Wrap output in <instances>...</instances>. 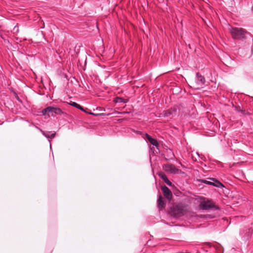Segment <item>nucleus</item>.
<instances>
[{
	"label": "nucleus",
	"instance_id": "nucleus-6",
	"mask_svg": "<svg viewBox=\"0 0 253 253\" xmlns=\"http://www.w3.org/2000/svg\"><path fill=\"white\" fill-rule=\"evenodd\" d=\"M162 190L164 193V196L167 199L170 200L172 198V193L169 188L166 186H163L162 187Z\"/></svg>",
	"mask_w": 253,
	"mask_h": 253
},
{
	"label": "nucleus",
	"instance_id": "nucleus-11",
	"mask_svg": "<svg viewBox=\"0 0 253 253\" xmlns=\"http://www.w3.org/2000/svg\"><path fill=\"white\" fill-rule=\"evenodd\" d=\"M69 105L73 106L76 108L79 109V110H81L82 111L84 112H86V111L83 108L82 106H81L80 105L78 104V103L75 102H70L69 103H67Z\"/></svg>",
	"mask_w": 253,
	"mask_h": 253
},
{
	"label": "nucleus",
	"instance_id": "nucleus-1",
	"mask_svg": "<svg viewBox=\"0 0 253 253\" xmlns=\"http://www.w3.org/2000/svg\"><path fill=\"white\" fill-rule=\"evenodd\" d=\"M229 31L232 38L235 40L244 39L247 33L246 31L241 28H231Z\"/></svg>",
	"mask_w": 253,
	"mask_h": 253
},
{
	"label": "nucleus",
	"instance_id": "nucleus-12",
	"mask_svg": "<svg viewBox=\"0 0 253 253\" xmlns=\"http://www.w3.org/2000/svg\"><path fill=\"white\" fill-rule=\"evenodd\" d=\"M42 134L45 136L46 137L52 139L55 136V132H52L50 131H48L47 132H45L44 131H42Z\"/></svg>",
	"mask_w": 253,
	"mask_h": 253
},
{
	"label": "nucleus",
	"instance_id": "nucleus-9",
	"mask_svg": "<svg viewBox=\"0 0 253 253\" xmlns=\"http://www.w3.org/2000/svg\"><path fill=\"white\" fill-rule=\"evenodd\" d=\"M159 176L161 177L164 182L169 186H171L172 183L169 180L166 175L163 172H159Z\"/></svg>",
	"mask_w": 253,
	"mask_h": 253
},
{
	"label": "nucleus",
	"instance_id": "nucleus-17",
	"mask_svg": "<svg viewBox=\"0 0 253 253\" xmlns=\"http://www.w3.org/2000/svg\"><path fill=\"white\" fill-rule=\"evenodd\" d=\"M171 114V110H167L165 112L164 115L165 117H168Z\"/></svg>",
	"mask_w": 253,
	"mask_h": 253
},
{
	"label": "nucleus",
	"instance_id": "nucleus-16",
	"mask_svg": "<svg viewBox=\"0 0 253 253\" xmlns=\"http://www.w3.org/2000/svg\"><path fill=\"white\" fill-rule=\"evenodd\" d=\"M85 113H87V114L93 115L94 116H96H96H104V114H103V113L95 114V113H92V112H87V111Z\"/></svg>",
	"mask_w": 253,
	"mask_h": 253
},
{
	"label": "nucleus",
	"instance_id": "nucleus-2",
	"mask_svg": "<svg viewBox=\"0 0 253 253\" xmlns=\"http://www.w3.org/2000/svg\"><path fill=\"white\" fill-rule=\"evenodd\" d=\"M199 207L203 210H207L211 209H218V207H216L213 202L211 200L207 201L203 200L201 201L199 204Z\"/></svg>",
	"mask_w": 253,
	"mask_h": 253
},
{
	"label": "nucleus",
	"instance_id": "nucleus-8",
	"mask_svg": "<svg viewBox=\"0 0 253 253\" xmlns=\"http://www.w3.org/2000/svg\"><path fill=\"white\" fill-rule=\"evenodd\" d=\"M145 137L147 139V140L149 141V142L151 144H152L153 146H155L157 147L158 146L159 144L156 139L153 138L150 135H149L147 133L145 134Z\"/></svg>",
	"mask_w": 253,
	"mask_h": 253
},
{
	"label": "nucleus",
	"instance_id": "nucleus-15",
	"mask_svg": "<svg viewBox=\"0 0 253 253\" xmlns=\"http://www.w3.org/2000/svg\"><path fill=\"white\" fill-rule=\"evenodd\" d=\"M41 113L43 116H45L46 115H47L48 117H49L50 115L49 113V107H47L43 109Z\"/></svg>",
	"mask_w": 253,
	"mask_h": 253
},
{
	"label": "nucleus",
	"instance_id": "nucleus-10",
	"mask_svg": "<svg viewBox=\"0 0 253 253\" xmlns=\"http://www.w3.org/2000/svg\"><path fill=\"white\" fill-rule=\"evenodd\" d=\"M158 203V207L160 210L164 208L165 205V203L164 200V198L162 196V195H159V198L157 201Z\"/></svg>",
	"mask_w": 253,
	"mask_h": 253
},
{
	"label": "nucleus",
	"instance_id": "nucleus-7",
	"mask_svg": "<svg viewBox=\"0 0 253 253\" xmlns=\"http://www.w3.org/2000/svg\"><path fill=\"white\" fill-rule=\"evenodd\" d=\"M196 82L198 85H203L205 82L204 77L197 73Z\"/></svg>",
	"mask_w": 253,
	"mask_h": 253
},
{
	"label": "nucleus",
	"instance_id": "nucleus-4",
	"mask_svg": "<svg viewBox=\"0 0 253 253\" xmlns=\"http://www.w3.org/2000/svg\"><path fill=\"white\" fill-rule=\"evenodd\" d=\"M49 113L52 116L54 115H61L64 114V112L60 108L56 106H49Z\"/></svg>",
	"mask_w": 253,
	"mask_h": 253
},
{
	"label": "nucleus",
	"instance_id": "nucleus-19",
	"mask_svg": "<svg viewBox=\"0 0 253 253\" xmlns=\"http://www.w3.org/2000/svg\"><path fill=\"white\" fill-rule=\"evenodd\" d=\"M193 87L194 88H195V89H198V88H199V87H196V86H193Z\"/></svg>",
	"mask_w": 253,
	"mask_h": 253
},
{
	"label": "nucleus",
	"instance_id": "nucleus-18",
	"mask_svg": "<svg viewBox=\"0 0 253 253\" xmlns=\"http://www.w3.org/2000/svg\"><path fill=\"white\" fill-rule=\"evenodd\" d=\"M13 30L15 31L17 33H18L19 32L18 26H17V25L15 26V27L13 28Z\"/></svg>",
	"mask_w": 253,
	"mask_h": 253
},
{
	"label": "nucleus",
	"instance_id": "nucleus-20",
	"mask_svg": "<svg viewBox=\"0 0 253 253\" xmlns=\"http://www.w3.org/2000/svg\"><path fill=\"white\" fill-rule=\"evenodd\" d=\"M252 10L253 11V8H252Z\"/></svg>",
	"mask_w": 253,
	"mask_h": 253
},
{
	"label": "nucleus",
	"instance_id": "nucleus-13",
	"mask_svg": "<svg viewBox=\"0 0 253 253\" xmlns=\"http://www.w3.org/2000/svg\"><path fill=\"white\" fill-rule=\"evenodd\" d=\"M128 101L127 99H124L122 97H117L115 98V101L117 103H126Z\"/></svg>",
	"mask_w": 253,
	"mask_h": 253
},
{
	"label": "nucleus",
	"instance_id": "nucleus-3",
	"mask_svg": "<svg viewBox=\"0 0 253 253\" xmlns=\"http://www.w3.org/2000/svg\"><path fill=\"white\" fill-rule=\"evenodd\" d=\"M209 179L210 180H211L213 182H211V181H208V180H204V179H201L200 180V181L202 183L207 184H208L210 185H212V186H214L216 187H224L223 184L221 182H220L219 181H218V180H216L213 178H210Z\"/></svg>",
	"mask_w": 253,
	"mask_h": 253
},
{
	"label": "nucleus",
	"instance_id": "nucleus-5",
	"mask_svg": "<svg viewBox=\"0 0 253 253\" xmlns=\"http://www.w3.org/2000/svg\"><path fill=\"white\" fill-rule=\"evenodd\" d=\"M163 169L165 171L170 173H174L177 170L173 165L169 164L164 165Z\"/></svg>",
	"mask_w": 253,
	"mask_h": 253
},
{
	"label": "nucleus",
	"instance_id": "nucleus-14",
	"mask_svg": "<svg viewBox=\"0 0 253 253\" xmlns=\"http://www.w3.org/2000/svg\"><path fill=\"white\" fill-rule=\"evenodd\" d=\"M167 153L169 155L166 158V159L167 160H171L174 157V154L171 151V149H168L167 150Z\"/></svg>",
	"mask_w": 253,
	"mask_h": 253
}]
</instances>
